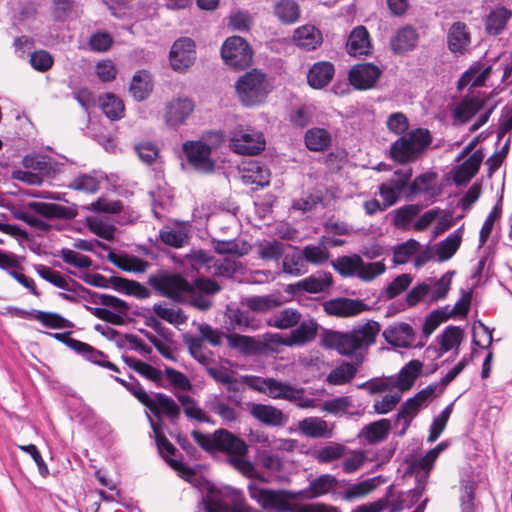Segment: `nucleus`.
Wrapping results in <instances>:
<instances>
[{"mask_svg":"<svg viewBox=\"0 0 512 512\" xmlns=\"http://www.w3.org/2000/svg\"><path fill=\"white\" fill-rule=\"evenodd\" d=\"M148 284L162 297L178 304H185L197 291L206 295H214L220 291V286L214 280L199 277L192 283L179 273L158 272L148 278Z\"/></svg>","mask_w":512,"mask_h":512,"instance_id":"nucleus-1","label":"nucleus"},{"mask_svg":"<svg viewBox=\"0 0 512 512\" xmlns=\"http://www.w3.org/2000/svg\"><path fill=\"white\" fill-rule=\"evenodd\" d=\"M380 329L381 326L377 321L369 320L350 332H325L322 344L326 348L336 350L341 355L350 356L357 350L374 344Z\"/></svg>","mask_w":512,"mask_h":512,"instance_id":"nucleus-2","label":"nucleus"},{"mask_svg":"<svg viewBox=\"0 0 512 512\" xmlns=\"http://www.w3.org/2000/svg\"><path fill=\"white\" fill-rule=\"evenodd\" d=\"M191 435L195 442L206 452H224L229 457L246 456L248 454L249 447L247 443L226 429L220 428L208 434L193 430Z\"/></svg>","mask_w":512,"mask_h":512,"instance_id":"nucleus-3","label":"nucleus"},{"mask_svg":"<svg viewBox=\"0 0 512 512\" xmlns=\"http://www.w3.org/2000/svg\"><path fill=\"white\" fill-rule=\"evenodd\" d=\"M431 141V134L427 129L412 130L391 145V158L399 163L412 162L430 145Z\"/></svg>","mask_w":512,"mask_h":512,"instance_id":"nucleus-4","label":"nucleus"},{"mask_svg":"<svg viewBox=\"0 0 512 512\" xmlns=\"http://www.w3.org/2000/svg\"><path fill=\"white\" fill-rule=\"evenodd\" d=\"M235 87L240 101L248 107L263 102L269 92L266 75L256 69L240 77Z\"/></svg>","mask_w":512,"mask_h":512,"instance_id":"nucleus-5","label":"nucleus"},{"mask_svg":"<svg viewBox=\"0 0 512 512\" xmlns=\"http://www.w3.org/2000/svg\"><path fill=\"white\" fill-rule=\"evenodd\" d=\"M31 211L46 218L65 220H70L76 215L75 211L69 207L44 202H32L29 204V208L22 206L14 207L12 213L16 219L21 220L26 224H45L44 222L37 220Z\"/></svg>","mask_w":512,"mask_h":512,"instance_id":"nucleus-6","label":"nucleus"},{"mask_svg":"<svg viewBox=\"0 0 512 512\" xmlns=\"http://www.w3.org/2000/svg\"><path fill=\"white\" fill-rule=\"evenodd\" d=\"M333 267L342 276H357L364 281H371L386 270L383 262L365 263L356 254L339 257Z\"/></svg>","mask_w":512,"mask_h":512,"instance_id":"nucleus-7","label":"nucleus"},{"mask_svg":"<svg viewBox=\"0 0 512 512\" xmlns=\"http://www.w3.org/2000/svg\"><path fill=\"white\" fill-rule=\"evenodd\" d=\"M261 382L262 386L256 389L266 393L270 398L296 402L302 408L314 406L313 399L304 397L305 390L303 388L292 386L289 383H284L274 378H264Z\"/></svg>","mask_w":512,"mask_h":512,"instance_id":"nucleus-8","label":"nucleus"},{"mask_svg":"<svg viewBox=\"0 0 512 512\" xmlns=\"http://www.w3.org/2000/svg\"><path fill=\"white\" fill-rule=\"evenodd\" d=\"M224 62L232 68L244 69L252 62L253 52L247 41L240 36L225 40L221 47Z\"/></svg>","mask_w":512,"mask_h":512,"instance_id":"nucleus-9","label":"nucleus"},{"mask_svg":"<svg viewBox=\"0 0 512 512\" xmlns=\"http://www.w3.org/2000/svg\"><path fill=\"white\" fill-rule=\"evenodd\" d=\"M247 489L249 496L265 510L274 512H293L296 510L287 502L285 490L262 488L252 482L248 484Z\"/></svg>","mask_w":512,"mask_h":512,"instance_id":"nucleus-10","label":"nucleus"},{"mask_svg":"<svg viewBox=\"0 0 512 512\" xmlns=\"http://www.w3.org/2000/svg\"><path fill=\"white\" fill-rule=\"evenodd\" d=\"M443 186L438 182V175L427 171L410 180L407 185V197H419L426 202H434L442 194Z\"/></svg>","mask_w":512,"mask_h":512,"instance_id":"nucleus-11","label":"nucleus"},{"mask_svg":"<svg viewBox=\"0 0 512 512\" xmlns=\"http://www.w3.org/2000/svg\"><path fill=\"white\" fill-rule=\"evenodd\" d=\"M412 168L403 167L394 171L391 178L379 186V194L385 207L396 203L400 195L407 193V185L412 177Z\"/></svg>","mask_w":512,"mask_h":512,"instance_id":"nucleus-12","label":"nucleus"},{"mask_svg":"<svg viewBox=\"0 0 512 512\" xmlns=\"http://www.w3.org/2000/svg\"><path fill=\"white\" fill-rule=\"evenodd\" d=\"M231 147L238 154L257 155L265 149V139L252 128L239 129L232 134Z\"/></svg>","mask_w":512,"mask_h":512,"instance_id":"nucleus-13","label":"nucleus"},{"mask_svg":"<svg viewBox=\"0 0 512 512\" xmlns=\"http://www.w3.org/2000/svg\"><path fill=\"white\" fill-rule=\"evenodd\" d=\"M323 309L329 316L348 318L370 310V306L361 299L337 297L325 301L323 303Z\"/></svg>","mask_w":512,"mask_h":512,"instance_id":"nucleus-14","label":"nucleus"},{"mask_svg":"<svg viewBox=\"0 0 512 512\" xmlns=\"http://www.w3.org/2000/svg\"><path fill=\"white\" fill-rule=\"evenodd\" d=\"M183 152L188 163L195 169L203 172H211L214 162L211 160V147L201 140L186 141L183 144Z\"/></svg>","mask_w":512,"mask_h":512,"instance_id":"nucleus-15","label":"nucleus"},{"mask_svg":"<svg viewBox=\"0 0 512 512\" xmlns=\"http://www.w3.org/2000/svg\"><path fill=\"white\" fill-rule=\"evenodd\" d=\"M195 59V43L191 38L182 37L174 42L170 50V64L174 70H186Z\"/></svg>","mask_w":512,"mask_h":512,"instance_id":"nucleus-16","label":"nucleus"},{"mask_svg":"<svg viewBox=\"0 0 512 512\" xmlns=\"http://www.w3.org/2000/svg\"><path fill=\"white\" fill-rule=\"evenodd\" d=\"M382 71L372 63H363L354 65L348 74L351 85L358 90H368L373 88Z\"/></svg>","mask_w":512,"mask_h":512,"instance_id":"nucleus-17","label":"nucleus"},{"mask_svg":"<svg viewBox=\"0 0 512 512\" xmlns=\"http://www.w3.org/2000/svg\"><path fill=\"white\" fill-rule=\"evenodd\" d=\"M385 341L398 348L412 347L415 341V331L412 326L405 322H398L389 325L382 333Z\"/></svg>","mask_w":512,"mask_h":512,"instance_id":"nucleus-18","label":"nucleus"},{"mask_svg":"<svg viewBox=\"0 0 512 512\" xmlns=\"http://www.w3.org/2000/svg\"><path fill=\"white\" fill-rule=\"evenodd\" d=\"M145 406L158 419L166 416L173 424L179 420L181 415L179 405L164 393H155L154 397H151V402Z\"/></svg>","mask_w":512,"mask_h":512,"instance_id":"nucleus-19","label":"nucleus"},{"mask_svg":"<svg viewBox=\"0 0 512 512\" xmlns=\"http://www.w3.org/2000/svg\"><path fill=\"white\" fill-rule=\"evenodd\" d=\"M464 338V330L459 326L449 325L443 332L436 337V341L439 344V348L429 346L426 352L433 350L436 352V358H440L448 351L455 349L454 354L457 355L459 346Z\"/></svg>","mask_w":512,"mask_h":512,"instance_id":"nucleus-20","label":"nucleus"},{"mask_svg":"<svg viewBox=\"0 0 512 512\" xmlns=\"http://www.w3.org/2000/svg\"><path fill=\"white\" fill-rule=\"evenodd\" d=\"M202 506L205 512H259L247 505L243 499H236L229 505L214 496V489H209L206 496L202 497L199 507Z\"/></svg>","mask_w":512,"mask_h":512,"instance_id":"nucleus-21","label":"nucleus"},{"mask_svg":"<svg viewBox=\"0 0 512 512\" xmlns=\"http://www.w3.org/2000/svg\"><path fill=\"white\" fill-rule=\"evenodd\" d=\"M194 110V103L188 98H177L166 106L165 122L170 127L182 125Z\"/></svg>","mask_w":512,"mask_h":512,"instance_id":"nucleus-22","label":"nucleus"},{"mask_svg":"<svg viewBox=\"0 0 512 512\" xmlns=\"http://www.w3.org/2000/svg\"><path fill=\"white\" fill-rule=\"evenodd\" d=\"M331 285L332 275L330 273L321 272L317 275L309 276L297 283L288 285L285 291L290 294H295L300 291L320 293L324 292Z\"/></svg>","mask_w":512,"mask_h":512,"instance_id":"nucleus-23","label":"nucleus"},{"mask_svg":"<svg viewBox=\"0 0 512 512\" xmlns=\"http://www.w3.org/2000/svg\"><path fill=\"white\" fill-rule=\"evenodd\" d=\"M249 413L266 426H283L287 418L283 412L271 405L248 403Z\"/></svg>","mask_w":512,"mask_h":512,"instance_id":"nucleus-24","label":"nucleus"},{"mask_svg":"<svg viewBox=\"0 0 512 512\" xmlns=\"http://www.w3.org/2000/svg\"><path fill=\"white\" fill-rule=\"evenodd\" d=\"M419 34L411 25H405L398 29L391 38V49L395 54L402 55L414 50L418 44Z\"/></svg>","mask_w":512,"mask_h":512,"instance_id":"nucleus-25","label":"nucleus"},{"mask_svg":"<svg viewBox=\"0 0 512 512\" xmlns=\"http://www.w3.org/2000/svg\"><path fill=\"white\" fill-rule=\"evenodd\" d=\"M484 154L481 149L473 152L463 163L456 166L453 171V181L456 185L469 182L478 172L483 161Z\"/></svg>","mask_w":512,"mask_h":512,"instance_id":"nucleus-26","label":"nucleus"},{"mask_svg":"<svg viewBox=\"0 0 512 512\" xmlns=\"http://www.w3.org/2000/svg\"><path fill=\"white\" fill-rule=\"evenodd\" d=\"M22 164L26 169L42 176L43 180L53 178L61 171V166L46 156L27 155L23 158Z\"/></svg>","mask_w":512,"mask_h":512,"instance_id":"nucleus-27","label":"nucleus"},{"mask_svg":"<svg viewBox=\"0 0 512 512\" xmlns=\"http://www.w3.org/2000/svg\"><path fill=\"white\" fill-rule=\"evenodd\" d=\"M147 417L155 434V441L159 454L173 469H181L183 467L182 461L170 458V456L176 455V447L167 439L151 416L147 414Z\"/></svg>","mask_w":512,"mask_h":512,"instance_id":"nucleus-28","label":"nucleus"},{"mask_svg":"<svg viewBox=\"0 0 512 512\" xmlns=\"http://www.w3.org/2000/svg\"><path fill=\"white\" fill-rule=\"evenodd\" d=\"M284 297L280 293H272L263 296L246 297L241 301L249 311L255 313H267L284 304Z\"/></svg>","mask_w":512,"mask_h":512,"instance_id":"nucleus-29","label":"nucleus"},{"mask_svg":"<svg viewBox=\"0 0 512 512\" xmlns=\"http://www.w3.org/2000/svg\"><path fill=\"white\" fill-rule=\"evenodd\" d=\"M293 41L299 48L305 51H313L322 44L323 36L314 25H304L294 31Z\"/></svg>","mask_w":512,"mask_h":512,"instance_id":"nucleus-30","label":"nucleus"},{"mask_svg":"<svg viewBox=\"0 0 512 512\" xmlns=\"http://www.w3.org/2000/svg\"><path fill=\"white\" fill-rule=\"evenodd\" d=\"M471 37L467 25L454 22L447 33V46L452 53L463 54L470 45Z\"/></svg>","mask_w":512,"mask_h":512,"instance_id":"nucleus-31","label":"nucleus"},{"mask_svg":"<svg viewBox=\"0 0 512 512\" xmlns=\"http://www.w3.org/2000/svg\"><path fill=\"white\" fill-rule=\"evenodd\" d=\"M318 327L319 325L315 320H304L295 329L291 330L290 335L285 338L283 344L286 346L304 345L315 339Z\"/></svg>","mask_w":512,"mask_h":512,"instance_id":"nucleus-32","label":"nucleus"},{"mask_svg":"<svg viewBox=\"0 0 512 512\" xmlns=\"http://www.w3.org/2000/svg\"><path fill=\"white\" fill-rule=\"evenodd\" d=\"M335 74L334 65L328 61H320L312 65L307 74L308 84L315 89L327 86Z\"/></svg>","mask_w":512,"mask_h":512,"instance_id":"nucleus-33","label":"nucleus"},{"mask_svg":"<svg viewBox=\"0 0 512 512\" xmlns=\"http://www.w3.org/2000/svg\"><path fill=\"white\" fill-rule=\"evenodd\" d=\"M391 421L383 418L365 425L359 432L358 438L368 444L380 443L388 437Z\"/></svg>","mask_w":512,"mask_h":512,"instance_id":"nucleus-34","label":"nucleus"},{"mask_svg":"<svg viewBox=\"0 0 512 512\" xmlns=\"http://www.w3.org/2000/svg\"><path fill=\"white\" fill-rule=\"evenodd\" d=\"M346 47L348 53L352 56L368 55L371 43L366 27L362 25L355 27L348 37Z\"/></svg>","mask_w":512,"mask_h":512,"instance_id":"nucleus-35","label":"nucleus"},{"mask_svg":"<svg viewBox=\"0 0 512 512\" xmlns=\"http://www.w3.org/2000/svg\"><path fill=\"white\" fill-rule=\"evenodd\" d=\"M463 228V226H460L457 230L434 246L438 262L449 260L457 252L462 242Z\"/></svg>","mask_w":512,"mask_h":512,"instance_id":"nucleus-36","label":"nucleus"},{"mask_svg":"<svg viewBox=\"0 0 512 512\" xmlns=\"http://www.w3.org/2000/svg\"><path fill=\"white\" fill-rule=\"evenodd\" d=\"M205 408L218 415L224 422L232 423L239 417L238 411L231 406L221 395H211L205 401Z\"/></svg>","mask_w":512,"mask_h":512,"instance_id":"nucleus-37","label":"nucleus"},{"mask_svg":"<svg viewBox=\"0 0 512 512\" xmlns=\"http://www.w3.org/2000/svg\"><path fill=\"white\" fill-rule=\"evenodd\" d=\"M129 91L136 101L147 99L153 91L151 74L145 70L136 72L130 83Z\"/></svg>","mask_w":512,"mask_h":512,"instance_id":"nucleus-38","label":"nucleus"},{"mask_svg":"<svg viewBox=\"0 0 512 512\" xmlns=\"http://www.w3.org/2000/svg\"><path fill=\"white\" fill-rule=\"evenodd\" d=\"M422 406L418 404L412 397L407 399L400 407L395 415L394 426L398 427L400 421H403V428L397 432L399 437L405 435L407 429L411 425L413 419L416 417Z\"/></svg>","mask_w":512,"mask_h":512,"instance_id":"nucleus-39","label":"nucleus"},{"mask_svg":"<svg viewBox=\"0 0 512 512\" xmlns=\"http://www.w3.org/2000/svg\"><path fill=\"white\" fill-rule=\"evenodd\" d=\"M108 259L119 269L126 272L142 273L145 272L149 263L137 256L117 255L109 252Z\"/></svg>","mask_w":512,"mask_h":512,"instance_id":"nucleus-40","label":"nucleus"},{"mask_svg":"<svg viewBox=\"0 0 512 512\" xmlns=\"http://www.w3.org/2000/svg\"><path fill=\"white\" fill-rule=\"evenodd\" d=\"M422 362L419 360H411L399 372L398 381L395 385L400 392L409 390L422 370Z\"/></svg>","mask_w":512,"mask_h":512,"instance_id":"nucleus-41","label":"nucleus"},{"mask_svg":"<svg viewBox=\"0 0 512 512\" xmlns=\"http://www.w3.org/2000/svg\"><path fill=\"white\" fill-rule=\"evenodd\" d=\"M103 180L104 176L96 172L80 174L70 182L68 187L73 190L93 194L99 190L100 184Z\"/></svg>","mask_w":512,"mask_h":512,"instance_id":"nucleus-42","label":"nucleus"},{"mask_svg":"<svg viewBox=\"0 0 512 512\" xmlns=\"http://www.w3.org/2000/svg\"><path fill=\"white\" fill-rule=\"evenodd\" d=\"M161 241L171 247L181 248L189 243V232L187 226H168L159 233Z\"/></svg>","mask_w":512,"mask_h":512,"instance_id":"nucleus-43","label":"nucleus"},{"mask_svg":"<svg viewBox=\"0 0 512 512\" xmlns=\"http://www.w3.org/2000/svg\"><path fill=\"white\" fill-rule=\"evenodd\" d=\"M483 106L484 102L479 97L465 98L456 106L453 116L460 123H465L478 113Z\"/></svg>","mask_w":512,"mask_h":512,"instance_id":"nucleus-44","label":"nucleus"},{"mask_svg":"<svg viewBox=\"0 0 512 512\" xmlns=\"http://www.w3.org/2000/svg\"><path fill=\"white\" fill-rule=\"evenodd\" d=\"M274 14L284 24H293L300 18V7L295 0H279L274 5Z\"/></svg>","mask_w":512,"mask_h":512,"instance_id":"nucleus-45","label":"nucleus"},{"mask_svg":"<svg viewBox=\"0 0 512 512\" xmlns=\"http://www.w3.org/2000/svg\"><path fill=\"white\" fill-rule=\"evenodd\" d=\"M305 144L310 151H325L331 144V135L323 128L309 129L305 134Z\"/></svg>","mask_w":512,"mask_h":512,"instance_id":"nucleus-46","label":"nucleus"},{"mask_svg":"<svg viewBox=\"0 0 512 512\" xmlns=\"http://www.w3.org/2000/svg\"><path fill=\"white\" fill-rule=\"evenodd\" d=\"M301 313L292 308H286L272 315L267 324L278 329H289L295 327L301 320Z\"/></svg>","mask_w":512,"mask_h":512,"instance_id":"nucleus-47","label":"nucleus"},{"mask_svg":"<svg viewBox=\"0 0 512 512\" xmlns=\"http://www.w3.org/2000/svg\"><path fill=\"white\" fill-rule=\"evenodd\" d=\"M261 175L270 176V171L267 167L258 161H249L243 166L242 180L245 184H255L257 187L267 186V181L260 180Z\"/></svg>","mask_w":512,"mask_h":512,"instance_id":"nucleus-48","label":"nucleus"},{"mask_svg":"<svg viewBox=\"0 0 512 512\" xmlns=\"http://www.w3.org/2000/svg\"><path fill=\"white\" fill-rule=\"evenodd\" d=\"M179 403L183 406V411L187 418L194 419L201 423H214L212 418L206 414L203 409L198 407L197 401L187 394L177 396Z\"/></svg>","mask_w":512,"mask_h":512,"instance_id":"nucleus-49","label":"nucleus"},{"mask_svg":"<svg viewBox=\"0 0 512 512\" xmlns=\"http://www.w3.org/2000/svg\"><path fill=\"white\" fill-rule=\"evenodd\" d=\"M512 11L505 7H497L490 12L486 19V30L491 35H498L505 28Z\"/></svg>","mask_w":512,"mask_h":512,"instance_id":"nucleus-50","label":"nucleus"},{"mask_svg":"<svg viewBox=\"0 0 512 512\" xmlns=\"http://www.w3.org/2000/svg\"><path fill=\"white\" fill-rule=\"evenodd\" d=\"M357 373V366L351 362H344L333 369L326 381L331 385H344L349 383Z\"/></svg>","mask_w":512,"mask_h":512,"instance_id":"nucleus-51","label":"nucleus"},{"mask_svg":"<svg viewBox=\"0 0 512 512\" xmlns=\"http://www.w3.org/2000/svg\"><path fill=\"white\" fill-rule=\"evenodd\" d=\"M122 358L131 369L135 370L143 377L157 384L162 380V372L152 365L130 356H123Z\"/></svg>","mask_w":512,"mask_h":512,"instance_id":"nucleus-52","label":"nucleus"},{"mask_svg":"<svg viewBox=\"0 0 512 512\" xmlns=\"http://www.w3.org/2000/svg\"><path fill=\"white\" fill-rule=\"evenodd\" d=\"M299 428L308 437L320 438L327 434V422L321 418L309 417L299 423Z\"/></svg>","mask_w":512,"mask_h":512,"instance_id":"nucleus-53","label":"nucleus"},{"mask_svg":"<svg viewBox=\"0 0 512 512\" xmlns=\"http://www.w3.org/2000/svg\"><path fill=\"white\" fill-rule=\"evenodd\" d=\"M35 320L41 322L45 327L51 329L73 328L74 324L58 313L36 311Z\"/></svg>","mask_w":512,"mask_h":512,"instance_id":"nucleus-54","label":"nucleus"},{"mask_svg":"<svg viewBox=\"0 0 512 512\" xmlns=\"http://www.w3.org/2000/svg\"><path fill=\"white\" fill-rule=\"evenodd\" d=\"M227 340L231 348L244 355H252L257 351L255 340L250 336L233 333L227 335Z\"/></svg>","mask_w":512,"mask_h":512,"instance_id":"nucleus-55","label":"nucleus"},{"mask_svg":"<svg viewBox=\"0 0 512 512\" xmlns=\"http://www.w3.org/2000/svg\"><path fill=\"white\" fill-rule=\"evenodd\" d=\"M477 488V483L474 480H465L461 483V510L462 512H475L476 511V503H475V491Z\"/></svg>","mask_w":512,"mask_h":512,"instance_id":"nucleus-56","label":"nucleus"},{"mask_svg":"<svg viewBox=\"0 0 512 512\" xmlns=\"http://www.w3.org/2000/svg\"><path fill=\"white\" fill-rule=\"evenodd\" d=\"M103 113L111 120H118L123 116L124 104L113 94H107L101 102Z\"/></svg>","mask_w":512,"mask_h":512,"instance_id":"nucleus-57","label":"nucleus"},{"mask_svg":"<svg viewBox=\"0 0 512 512\" xmlns=\"http://www.w3.org/2000/svg\"><path fill=\"white\" fill-rule=\"evenodd\" d=\"M337 484V479L330 474H322L309 483V491L316 498L327 494Z\"/></svg>","mask_w":512,"mask_h":512,"instance_id":"nucleus-58","label":"nucleus"},{"mask_svg":"<svg viewBox=\"0 0 512 512\" xmlns=\"http://www.w3.org/2000/svg\"><path fill=\"white\" fill-rule=\"evenodd\" d=\"M227 462L247 478H257L261 481H266L264 477L257 473L254 464L250 460L245 459V456L228 457Z\"/></svg>","mask_w":512,"mask_h":512,"instance_id":"nucleus-59","label":"nucleus"},{"mask_svg":"<svg viewBox=\"0 0 512 512\" xmlns=\"http://www.w3.org/2000/svg\"><path fill=\"white\" fill-rule=\"evenodd\" d=\"M452 409L453 403H450L448 406L444 408L440 415L433 420L430 426L429 436L427 438V441L429 443H434L439 438V436L441 435V433L443 432L447 425V422L452 413Z\"/></svg>","mask_w":512,"mask_h":512,"instance_id":"nucleus-60","label":"nucleus"},{"mask_svg":"<svg viewBox=\"0 0 512 512\" xmlns=\"http://www.w3.org/2000/svg\"><path fill=\"white\" fill-rule=\"evenodd\" d=\"M114 39L108 32L97 31L93 33L88 40L89 49L93 52H107L113 45Z\"/></svg>","mask_w":512,"mask_h":512,"instance_id":"nucleus-61","label":"nucleus"},{"mask_svg":"<svg viewBox=\"0 0 512 512\" xmlns=\"http://www.w3.org/2000/svg\"><path fill=\"white\" fill-rule=\"evenodd\" d=\"M115 380L125 387L141 404L147 405L151 402V396L147 394L139 381L132 375L129 376V381L119 377H115Z\"/></svg>","mask_w":512,"mask_h":512,"instance_id":"nucleus-62","label":"nucleus"},{"mask_svg":"<svg viewBox=\"0 0 512 512\" xmlns=\"http://www.w3.org/2000/svg\"><path fill=\"white\" fill-rule=\"evenodd\" d=\"M227 316L233 329H246L252 325L253 317L249 310L229 307Z\"/></svg>","mask_w":512,"mask_h":512,"instance_id":"nucleus-63","label":"nucleus"},{"mask_svg":"<svg viewBox=\"0 0 512 512\" xmlns=\"http://www.w3.org/2000/svg\"><path fill=\"white\" fill-rule=\"evenodd\" d=\"M419 247V242L414 239H409L407 242L395 246L393 250L394 263L404 264L411 255L418 251Z\"/></svg>","mask_w":512,"mask_h":512,"instance_id":"nucleus-64","label":"nucleus"}]
</instances>
